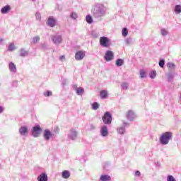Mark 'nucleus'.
<instances>
[{
  "label": "nucleus",
  "mask_w": 181,
  "mask_h": 181,
  "mask_svg": "<svg viewBox=\"0 0 181 181\" xmlns=\"http://www.w3.org/2000/svg\"><path fill=\"white\" fill-rule=\"evenodd\" d=\"M105 7L103 4H95L93 6L91 13L95 19H101L105 16Z\"/></svg>",
  "instance_id": "1"
},
{
  "label": "nucleus",
  "mask_w": 181,
  "mask_h": 181,
  "mask_svg": "<svg viewBox=\"0 0 181 181\" xmlns=\"http://www.w3.org/2000/svg\"><path fill=\"white\" fill-rule=\"evenodd\" d=\"M172 135H173L172 132H166L163 133L159 138L160 144L161 145H168V144H169V141L172 139Z\"/></svg>",
  "instance_id": "2"
},
{
  "label": "nucleus",
  "mask_w": 181,
  "mask_h": 181,
  "mask_svg": "<svg viewBox=\"0 0 181 181\" xmlns=\"http://www.w3.org/2000/svg\"><path fill=\"white\" fill-rule=\"evenodd\" d=\"M100 45L102 47H111V45H112L111 43V40L108 38V37L103 36L100 37L99 40Z\"/></svg>",
  "instance_id": "3"
},
{
  "label": "nucleus",
  "mask_w": 181,
  "mask_h": 181,
  "mask_svg": "<svg viewBox=\"0 0 181 181\" xmlns=\"http://www.w3.org/2000/svg\"><path fill=\"white\" fill-rule=\"evenodd\" d=\"M51 40L54 45L59 46V45H62V43H63V37L62 35L54 34L51 36Z\"/></svg>",
  "instance_id": "4"
},
{
  "label": "nucleus",
  "mask_w": 181,
  "mask_h": 181,
  "mask_svg": "<svg viewBox=\"0 0 181 181\" xmlns=\"http://www.w3.org/2000/svg\"><path fill=\"white\" fill-rule=\"evenodd\" d=\"M102 119L106 125H111V122H112V115L110 112H106L102 117Z\"/></svg>",
  "instance_id": "5"
},
{
  "label": "nucleus",
  "mask_w": 181,
  "mask_h": 181,
  "mask_svg": "<svg viewBox=\"0 0 181 181\" xmlns=\"http://www.w3.org/2000/svg\"><path fill=\"white\" fill-rule=\"evenodd\" d=\"M77 136H78V132H77L76 129H71L69 130V132L68 133V139L76 141L77 139Z\"/></svg>",
  "instance_id": "6"
},
{
  "label": "nucleus",
  "mask_w": 181,
  "mask_h": 181,
  "mask_svg": "<svg viewBox=\"0 0 181 181\" xmlns=\"http://www.w3.org/2000/svg\"><path fill=\"white\" fill-rule=\"evenodd\" d=\"M31 134L34 138H37L40 134H42V128H40V126L37 125L33 127Z\"/></svg>",
  "instance_id": "7"
},
{
  "label": "nucleus",
  "mask_w": 181,
  "mask_h": 181,
  "mask_svg": "<svg viewBox=\"0 0 181 181\" xmlns=\"http://www.w3.org/2000/svg\"><path fill=\"white\" fill-rule=\"evenodd\" d=\"M57 25V19L53 16H49L47 18V26L49 28H54Z\"/></svg>",
  "instance_id": "8"
},
{
  "label": "nucleus",
  "mask_w": 181,
  "mask_h": 181,
  "mask_svg": "<svg viewBox=\"0 0 181 181\" xmlns=\"http://www.w3.org/2000/svg\"><path fill=\"white\" fill-rule=\"evenodd\" d=\"M104 59L106 62H111L112 60H114V52L110 50L106 51Z\"/></svg>",
  "instance_id": "9"
},
{
  "label": "nucleus",
  "mask_w": 181,
  "mask_h": 181,
  "mask_svg": "<svg viewBox=\"0 0 181 181\" xmlns=\"http://www.w3.org/2000/svg\"><path fill=\"white\" fill-rule=\"evenodd\" d=\"M43 136L45 141H50V138H53L54 136V134H53V132H51L50 130L45 129L44 131Z\"/></svg>",
  "instance_id": "10"
},
{
  "label": "nucleus",
  "mask_w": 181,
  "mask_h": 181,
  "mask_svg": "<svg viewBox=\"0 0 181 181\" xmlns=\"http://www.w3.org/2000/svg\"><path fill=\"white\" fill-rule=\"evenodd\" d=\"M86 57L85 51H77L75 54V59L78 61L83 60Z\"/></svg>",
  "instance_id": "11"
},
{
  "label": "nucleus",
  "mask_w": 181,
  "mask_h": 181,
  "mask_svg": "<svg viewBox=\"0 0 181 181\" xmlns=\"http://www.w3.org/2000/svg\"><path fill=\"white\" fill-rule=\"evenodd\" d=\"M136 118V115L134 110H129L127 113V119L129 121H134Z\"/></svg>",
  "instance_id": "12"
},
{
  "label": "nucleus",
  "mask_w": 181,
  "mask_h": 181,
  "mask_svg": "<svg viewBox=\"0 0 181 181\" xmlns=\"http://www.w3.org/2000/svg\"><path fill=\"white\" fill-rule=\"evenodd\" d=\"M37 181H47L49 180V177H47V174L46 173H42L37 177Z\"/></svg>",
  "instance_id": "13"
},
{
  "label": "nucleus",
  "mask_w": 181,
  "mask_h": 181,
  "mask_svg": "<svg viewBox=\"0 0 181 181\" xmlns=\"http://www.w3.org/2000/svg\"><path fill=\"white\" fill-rule=\"evenodd\" d=\"M11 9L12 8H11V6L6 5L1 8V13H2L3 15H6V13H9V12H11Z\"/></svg>",
  "instance_id": "14"
},
{
  "label": "nucleus",
  "mask_w": 181,
  "mask_h": 181,
  "mask_svg": "<svg viewBox=\"0 0 181 181\" xmlns=\"http://www.w3.org/2000/svg\"><path fill=\"white\" fill-rule=\"evenodd\" d=\"M19 134L22 135V136H26L28 135V127L23 126L19 129Z\"/></svg>",
  "instance_id": "15"
},
{
  "label": "nucleus",
  "mask_w": 181,
  "mask_h": 181,
  "mask_svg": "<svg viewBox=\"0 0 181 181\" xmlns=\"http://www.w3.org/2000/svg\"><path fill=\"white\" fill-rule=\"evenodd\" d=\"M100 135L103 136H108V128L107 126L103 125L100 129Z\"/></svg>",
  "instance_id": "16"
},
{
  "label": "nucleus",
  "mask_w": 181,
  "mask_h": 181,
  "mask_svg": "<svg viewBox=\"0 0 181 181\" xmlns=\"http://www.w3.org/2000/svg\"><path fill=\"white\" fill-rule=\"evenodd\" d=\"M9 70L11 73H16V65L13 62H10L8 64Z\"/></svg>",
  "instance_id": "17"
},
{
  "label": "nucleus",
  "mask_w": 181,
  "mask_h": 181,
  "mask_svg": "<svg viewBox=\"0 0 181 181\" xmlns=\"http://www.w3.org/2000/svg\"><path fill=\"white\" fill-rule=\"evenodd\" d=\"M62 179H69L70 177V171L66 170L62 173Z\"/></svg>",
  "instance_id": "18"
},
{
  "label": "nucleus",
  "mask_w": 181,
  "mask_h": 181,
  "mask_svg": "<svg viewBox=\"0 0 181 181\" xmlns=\"http://www.w3.org/2000/svg\"><path fill=\"white\" fill-rule=\"evenodd\" d=\"M100 181H111V177L108 175H103L100 178Z\"/></svg>",
  "instance_id": "19"
},
{
  "label": "nucleus",
  "mask_w": 181,
  "mask_h": 181,
  "mask_svg": "<svg viewBox=\"0 0 181 181\" xmlns=\"http://www.w3.org/2000/svg\"><path fill=\"white\" fill-rule=\"evenodd\" d=\"M166 77L168 83H172V81H173L174 75L172 72L166 74Z\"/></svg>",
  "instance_id": "20"
},
{
  "label": "nucleus",
  "mask_w": 181,
  "mask_h": 181,
  "mask_svg": "<svg viewBox=\"0 0 181 181\" xmlns=\"http://www.w3.org/2000/svg\"><path fill=\"white\" fill-rule=\"evenodd\" d=\"M8 52H13V50H16V47L15 46V43L11 42L7 47Z\"/></svg>",
  "instance_id": "21"
},
{
  "label": "nucleus",
  "mask_w": 181,
  "mask_h": 181,
  "mask_svg": "<svg viewBox=\"0 0 181 181\" xmlns=\"http://www.w3.org/2000/svg\"><path fill=\"white\" fill-rule=\"evenodd\" d=\"M120 87L122 90H127L128 88H129V83L127 82H122L120 85Z\"/></svg>",
  "instance_id": "22"
},
{
  "label": "nucleus",
  "mask_w": 181,
  "mask_h": 181,
  "mask_svg": "<svg viewBox=\"0 0 181 181\" xmlns=\"http://www.w3.org/2000/svg\"><path fill=\"white\" fill-rule=\"evenodd\" d=\"M174 12L177 15H179L181 13V6L180 5H175L174 8Z\"/></svg>",
  "instance_id": "23"
},
{
  "label": "nucleus",
  "mask_w": 181,
  "mask_h": 181,
  "mask_svg": "<svg viewBox=\"0 0 181 181\" xmlns=\"http://www.w3.org/2000/svg\"><path fill=\"white\" fill-rule=\"evenodd\" d=\"M29 54V52L25 49V48H21V54L20 56L21 57H26Z\"/></svg>",
  "instance_id": "24"
},
{
  "label": "nucleus",
  "mask_w": 181,
  "mask_h": 181,
  "mask_svg": "<svg viewBox=\"0 0 181 181\" xmlns=\"http://www.w3.org/2000/svg\"><path fill=\"white\" fill-rule=\"evenodd\" d=\"M115 64H116V66L117 67H121V66H124V59H117L116 60Z\"/></svg>",
  "instance_id": "25"
},
{
  "label": "nucleus",
  "mask_w": 181,
  "mask_h": 181,
  "mask_svg": "<svg viewBox=\"0 0 181 181\" xmlns=\"http://www.w3.org/2000/svg\"><path fill=\"white\" fill-rule=\"evenodd\" d=\"M117 134H119L120 135H124L125 134V127H120L117 129Z\"/></svg>",
  "instance_id": "26"
},
{
  "label": "nucleus",
  "mask_w": 181,
  "mask_h": 181,
  "mask_svg": "<svg viewBox=\"0 0 181 181\" xmlns=\"http://www.w3.org/2000/svg\"><path fill=\"white\" fill-rule=\"evenodd\" d=\"M124 42H125L127 46H131V45H132V43H133L132 38L131 37H127V39H125Z\"/></svg>",
  "instance_id": "27"
},
{
  "label": "nucleus",
  "mask_w": 181,
  "mask_h": 181,
  "mask_svg": "<svg viewBox=\"0 0 181 181\" xmlns=\"http://www.w3.org/2000/svg\"><path fill=\"white\" fill-rule=\"evenodd\" d=\"M160 34L162 36H168L169 35V31L166 28H163L160 30Z\"/></svg>",
  "instance_id": "28"
},
{
  "label": "nucleus",
  "mask_w": 181,
  "mask_h": 181,
  "mask_svg": "<svg viewBox=\"0 0 181 181\" xmlns=\"http://www.w3.org/2000/svg\"><path fill=\"white\" fill-rule=\"evenodd\" d=\"M167 67H168V69H170V70H175L176 65L172 62H168L167 64Z\"/></svg>",
  "instance_id": "29"
},
{
  "label": "nucleus",
  "mask_w": 181,
  "mask_h": 181,
  "mask_svg": "<svg viewBox=\"0 0 181 181\" xmlns=\"http://www.w3.org/2000/svg\"><path fill=\"white\" fill-rule=\"evenodd\" d=\"M107 95H108V93L105 90H103L100 91V97L101 98H107Z\"/></svg>",
  "instance_id": "30"
},
{
  "label": "nucleus",
  "mask_w": 181,
  "mask_h": 181,
  "mask_svg": "<svg viewBox=\"0 0 181 181\" xmlns=\"http://www.w3.org/2000/svg\"><path fill=\"white\" fill-rule=\"evenodd\" d=\"M83 93H84V88L79 87L76 88V94L78 95H81V94H83Z\"/></svg>",
  "instance_id": "31"
},
{
  "label": "nucleus",
  "mask_w": 181,
  "mask_h": 181,
  "mask_svg": "<svg viewBox=\"0 0 181 181\" xmlns=\"http://www.w3.org/2000/svg\"><path fill=\"white\" fill-rule=\"evenodd\" d=\"M122 35L124 37H127V36H128V28H123L122 30Z\"/></svg>",
  "instance_id": "32"
},
{
  "label": "nucleus",
  "mask_w": 181,
  "mask_h": 181,
  "mask_svg": "<svg viewBox=\"0 0 181 181\" xmlns=\"http://www.w3.org/2000/svg\"><path fill=\"white\" fill-rule=\"evenodd\" d=\"M150 78H156V71H151L149 74Z\"/></svg>",
  "instance_id": "33"
},
{
  "label": "nucleus",
  "mask_w": 181,
  "mask_h": 181,
  "mask_svg": "<svg viewBox=\"0 0 181 181\" xmlns=\"http://www.w3.org/2000/svg\"><path fill=\"white\" fill-rule=\"evenodd\" d=\"M92 108L93 110H98V108H100V104L97 102L93 103L92 104Z\"/></svg>",
  "instance_id": "34"
},
{
  "label": "nucleus",
  "mask_w": 181,
  "mask_h": 181,
  "mask_svg": "<svg viewBox=\"0 0 181 181\" xmlns=\"http://www.w3.org/2000/svg\"><path fill=\"white\" fill-rule=\"evenodd\" d=\"M146 72H145V71H144V69H141L140 71V78H146Z\"/></svg>",
  "instance_id": "35"
},
{
  "label": "nucleus",
  "mask_w": 181,
  "mask_h": 181,
  "mask_svg": "<svg viewBox=\"0 0 181 181\" xmlns=\"http://www.w3.org/2000/svg\"><path fill=\"white\" fill-rule=\"evenodd\" d=\"M86 22L87 23L91 24L93 23V17H91V16L88 15L86 16Z\"/></svg>",
  "instance_id": "36"
},
{
  "label": "nucleus",
  "mask_w": 181,
  "mask_h": 181,
  "mask_svg": "<svg viewBox=\"0 0 181 181\" xmlns=\"http://www.w3.org/2000/svg\"><path fill=\"white\" fill-rule=\"evenodd\" d=\"M45 97H52L53 95V93L50 90H47V92L44 93Z\"/></svg>",
  "instance_id": "37"
},
{
  "label": "nucleus",
  "mask_w": 181,
  "mask_h": 181,
  "mask_svg": "<svg viewBox=\"0 0 181 181\" xmlns=\"http://www.w3.org/2000/svg\"><path fill=\"white\" fill-rule=\"evenodd\" d=\"M158 64L160 67H161V69H163V67L165 66V59H160L158 62Z\"/></svg>",
  "instance_id": "38"
},
{
  "label": "nucleus",
  "mask_w": 181,
  "mask_h": 181,
  "mask_svg": "<svg viewBox=\"0 0 181 181\" xmlns=\"http://www.w3.org/2000/svg\"><path fill=\"white\" fill-rule=\"evenodd\" d=\"M88 129L89 131H93V130L95 129V126L93 124H88Z\"/></svg>",
  "instance_id": "39"
},
{
  "label": "nucleus",
  "mask_w": 181,
  "mask_h": 181,
  "mask_svg": "<svg viewBox=\"0 0 181 181\" xmlns=\"http://www.w3.org/2000/svg\"><path fill=\"white\" fill-rule=\"evenodd\" d=\"M167 181H176V179H175V177L173 175H168L167 177Z\"/></svg>",
  "instance_id": "40"
},
{
  "label": "nucleus",
  "mask_w": 181,
  "mask_h": 181,
  "mask_svg": "<svg viewBox=\"0 0 181 181\" xmlns=\"http://www.w3.org/2000/svg\"><path fill=\"white\" fill-rule=\"evenodd\" d=\"M39 40H40V36H36L33 39V43L36 44L37 43V42H39Z\"/></svg>",
  "instance_id": "41"
},
{
  "label": "nucleus",
  "mask_w": 181,
  "mask_h": 181,
  "mask_svg": "<svg viewBox=\"0 0 181 181\" xmlns=\"http://www.w3.org/2000/svg\"><path fill=\"white\" fill-rule=\"evenodd\" d=\"M71 19H74V21H76L77 19V13L72 12L71 13Z\"/></svg>",
  "instance_id": "42"
},
{
  "label": "nucleus",
  "mask_w": 181,
  "mask_h": 181,
  "mask_svg": "<svg viewBox=\"0 0 181 181\" xmlns=\"http://www.w3.org/2000/svg\"><path fill=\"white\" fill-rule=\"evenodd\" d=\"M35 18L37 21H40V19H42V16H40V13L37 12L35 13Z\"/></svg>",
  "instance_id": "43"
},
{
  "label": "nucleus",
  "mask_w": 181,
  "mask_h": 181,
  "mask_svg": "<svg viewBox=\"0 0 181 181\" xmlns=\"http://www.w3.org/2000/svg\"><path fill=\"white\" fill-rule=\"evenodd\" d=\"M125 127H129V123H128L127 122H123V127L125 128Z\"/></svg>",
  "instance_id": "44"
},
{
  "label": "nucleus",
  "mask_w": 181,
  "mask_h": 181,
  "mask_svg": "<svg viewBox=\"0 0 181 181\" xmlns=\"http://www.w3.org/2000/svg\"><path fill=\"white\" fill-rule=\"evenodd\" d=\"M64 59H66V57H64V55H62L61 57H59V60L61 62H64Z\"/></svg>",
  "instance_id": "45"
},
{
  "label": "nucleus",
  "mask_w": 181,
  "mask_h": 181,
  "mask_svg": "<svg viewBox=\"0 0 181 181\" xmlns=\"http://www.w3.org/2000/svg\"><path fill=\"white\" fill-rule=\"evenodd\" d=\"M66 83H67V80L65 78H63L62 79V86H66Z\"/></svg>",
  "instance_id": "46"
},
{
  "label": "nucleus",
  "mask_w": 181,
  "mask_h": 181,
  "mask_svg": "<svg viewBox=\"0 0 181 181\" xmlns=\"http://www.w3.org/2000/svg\"><path fill=\"white\" fill-rule=\"evenodd\" d=\"M135 176H141V172L139 170H136L135 172Z\"/></svg>",
  "instance_id": "47"
},
{
  "label": "nucleus",
  "mask_w": 181,
  "mask_h": 181,
  "mask_svg": "<svg viewBox=\"0 0 181 181\" xmlns=\"http://www.w3.org/2000/svg\"><path fill=\"white\" fill-rule=\"evenodd\" d=\"M4 107L0 105V114H2L4 112Z\"/></svg>",
  "instance_id": "48"
},
{
  "label": "nucleus",
  "mask_w": 181,
  "mask_h": 181,
  "mask_svg": "<svg viewBox=\"0 0 181 181\" xmlns=\"http://www.w3.org/2000/svg\"><path fill=\"white\" fill-rule=\"evenodd\" d=\"M5 40H4V38H0V45L1 43H2V42H4Z\"/></svg>",
  "instance_id": "49"
},
{
  "label": "nucleus",
  "mask_w": 181,
  "mask_h": 181,
  "mask_svg": "<svg viewBox=\"0 0 181 181\" xmlns=\"http://www.w3.org/2000/svg\"><path fill=\"white\" fill-rule=\"evenodd\" d=\"M13 84H18V81H15L13 82Z\"/></svg>",
  "instance_id": "50"
},
{
  "label": "nucleus",
  "mask_w": 181,
  "mask_h": 181,
  "mask_svg": "<svg viewBox=\"0 0 181 181\" xmlns=\"http://www.w3.org/2000/svg\"><path fill=\"white\" fill-rule=\"evenodd\" d=\"M103 168H104V169H107V165H105L103 166Z\"/></svg>",
  "instance_id": "51"
}]
</instances>
